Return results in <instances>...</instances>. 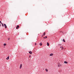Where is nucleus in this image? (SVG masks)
Masks as SVG:
<instances>
[{"mask_svg":"<svg viewBox=\"0 0 74 74\" xmlns=\"http://www.w3.org/2000/svg\"><path fill=\"white\" fill-rule=\"evenodd\" d=\"M4 45V46H6V44H5V43L4 44V45Z\"/></svg>","mask_w":74,"mask_h":74,"instance_id":"f3484780","label":"nucleus"},{"mask_svg":"<svg viewBox=\"0 0 74 74\" xmlns=\"http://www.w3.org/2000/svg\"><path fill=\"white\" fill-rule=\"evenodd\" d=\"M36 43H35V45H36Z\"/></svg>","mask_w":74,"mask_h":74,"instance_id":"6ab92c4d","label":"nucleus"},{"mask_svg":"<svg viewBox=\"0 0 74 74\" xmlns=\"http://www.w3.org/2000/svg\"><path fill=\"white\" fill-rule=\"evenodd\" d=\"M29 58H30V57H31V56H29Z\"/></svg>","mask_w":74,"mask_h":74,"instance_id":"aec40b11","label":"nucleus"},{"mask_svg":"<svg viewBox=\"0 0 74 74\" xmlns=\"http://www.w3.org/2000/svg\"><path fill=\"white\" fill-rule=\"evenodd\" d=\"M1 26V25L0 24V27Z\"/></svg>","mask_w":74,"mask_h":74,"instance_id":"412c9836","label":"nucleus"},{"mask_svg":"<svg viewBox=\"0 0 74 74\" xmlns=\"http://www.w3.org/2000/svg\"><path fill=\"white\" fill-rule=\"evenodd\" d=\"M42 43L41 42L40 43V46H41V45H42Z\"/></svg>","mask_w":74,"mask_h":74,"instance_id":"1a4fd4ad","label":"nucleus"},{"mask_svg":"<svg viewBox=\"0 0 74 74\" xmlns=\"http://www.w3.org/2000/svg\"><path fill=\"white\" fill-rule=\"evenodd\" d=\"M45 32H44L43 34V36H45Z\"/></svg>","mask_w":74,"mask_h":74,"instance_id":"2eb2a0df","label":"nucleus"},{"mask_svg":"<svg viewBox=\"0 0 74 74\" xmlns=\"http://www.w3.org/2000/svg\"><path fill=\"white\" fill-rule=\"evenodd\" d=\"M5 47H4V48Z\"/></svg>","mask_w":74,"mask_h":74,"instance_id":"5701e85b","label":"nucleus"},{"mask_svg":"<svg viewBox=\"0 0 74 74\" xmlns=\"http://www.w3.org/2000/svg\"><path fill=\"white\" fill-rule=\"evenodd\" d=\"M47 46H49V43H48V42L47 43Z\"/></svg>","mask_w":74,"mask_h":74,"instance_id":"423d86ee","label":"nucleus"},{"mask_svg":"<svg viewBox=\"0 0 74 74\" xmlns=\"http://www.w3.org/2000/svg\"><path fill=\"white\" fill-rule=\"evenodd\" d=\"M19 27V25H17V27H16V29H18Z\"/></svg>","mask_w":74,"mask_h":74,"instance_id":"7ed1b4c3","label":"nucleus"},{"mask_svg":"<svg viewBox=\"0 0 74 74\" xmlns=\"http://www.w3.org/2000/svg\"><path fill=\"white\" fill-rule=\"evenodd\" d=\"M60 48H62V49H63V47L62 46L60 47Z\"/></svg>","mask_w":74,"mask_h":74,"instance_id":"6e6552de","label":"nucleus"},{"mask_svg":"<svg viewBox=\"0 0 74 74\" xmlns=\"http://www.w3.org/2000/svg\"><path fill=\"white\" fill-rule=\"evenodd\" d=\"M45 70H46V71L47 72H48V69H46Z\"/></svg>","mask_w":74,"mask_h":74,"instance_id":"4468645a","label":"nucleus"},{"mask_svg":"<svg viewBox=\"0 0 74 74\" xmlns=\"http://www.w3.org/2000/svg\"><path fill=\"white\" fill-rule=\"evenodd\" d=\"M0 23H1V21H0Z\"/></svg>","mask_w":74,"mask_h":74,"instance_id":"a211bd4d","label":"nucleus"},{"mask_svg":"<svg viewBox=\"0 0 74 74\" xmlns=\"http://www.w3.org/2000/svg\"><path fill=\"white\" fill-rule=\"evenodd\" d=\"M4 26H5V29L7 28V25H5V24H4Z\"/></svg>","mask_w":74,"mask_h":74,"instance_id":"f03ea898","label":"nucleus"},{"mask_svg":"<svg viewBox=\"0 0 74 74\" xmlns=\"http://www.w3.org/2000/svg\"><path fill=\"white\" fill-rule=\"evenodd\" d=\"M47 38V36H45V37H43V38H44V39L45 38V39L46 38Z\"/></svg>","mask_w":74,"mask_h":74,"instance_id":"f8f14e48","label":"nucleus"},{"mask_svg":"<svg viewBox=\"0 0 74 74\" xmlns=\"http://www.w3.org/2000/svg\"><path fill=\"white\" fill-rule=\"evenodd\" d=\"M62 64H61L59 62H58V67H60V66H61Z\"/></svg>","mask_w":74,"mask_h":74,"instance_id":"f257e3e1","label":"nucleus"},{"mask_svg":"<svg viewBox=\"0 0 74 74\" xmlns=\"http://www.w3.org/2000/svg\"><path fill=\"white\" fill-rule=\"evenodd\" d=\"M53 53H51V54H50V56H53Z\"/></svg>","mask_w":74,"mask_h":74,"instance_id":"0eeeda50","label":"nucleus"},{"mask_svg":"<svg viewBox=\"0 0 74 74\" xmlns=\"http://www.w3.org/2000/svg\"><path fill=\"white\" fill-rule=\"evenodd\" d=\"M9 56H8L7 58H6V59H7V60H8V59H9Z\"/></svg>","mask_w":74,"mask_h":74,"instance_id":"9d476101","label":"nucleus"},{"mask_svg":"<svg viewBox=\"0 0 74 74\" xmlns=\"http://www.w3.org/2000/svg\"><path fill=\"white\" fill-rule=\"evenodd\" d=\"M62 32H61V33Z\"/></svg>","mask_w":74,"mask_h":74,"instance_id":"4be33fe9","label":"nucleus"},{"mask_svg":"<svg viewBox=\"0 0 74 74\" xmlns=\"http://www.w3.org/2000/svg\"><path fill=\"white\" fill-rule=\"evenodd\" d=\"M22 64H21L20 65V69H21L22 68Z\"/></svg>","mask_w":74,"mask_h":74,"instance_id":"20e7f679","label":"nucleus"},{"mask_svg":"<svg viewBox=\"0 0 74 74\" xmlns=\"http://www.w3.org/2000/svg\"><path fill=\"white\" fill-rule=\"evenodd\" d=\"M67 63H68L67 62H66V61L64 62V63H65L66 64H67Z\"/></svg>","mask_w":74,"mask_h":74,"instance_id":"9b49d317","label":"nucleus"},{"mask_svg":"<svg viewBox=\"0 0 74 74\" xmlns=\"http://www.w3.org/2000/svg\"><path fill=\"white\" fill-rule=\"evenodd\" d=\"M63 41L64 42H65V40H64V39H63Z\"/></svg>","mask_w":74,"mask_h":74,"instance_id":"dca6fc26","label":"nucleus"},{"mask_svg":"<svg viewBox=\"0 0 74 74\" xmlns=\"http://www.w3.org/2000/svg\"><path fill=\"white\" fill-rule=\"evenodd\" d=\"M29 53H30V54H32V52L31 51H29Z\"/></svg>","mask_w":74,"mask_h":74,"instance_id":"39448f33","label":"nucleus"},{"mask_svg":"<svg viewBox=\"0 0 74 74\" xmlns=\"http://www.w3.org/2000/svg\"><path fill=\"white\" fill-rule=\"evenodd\" d=\"M1 24H2V25L3 26V27H4V25L3 24V23H1Z\"/></svg>","mask_w":74,"mask_h":74,"instance_id":"ddd939ff","label":"nucleus"}]
</instances>
